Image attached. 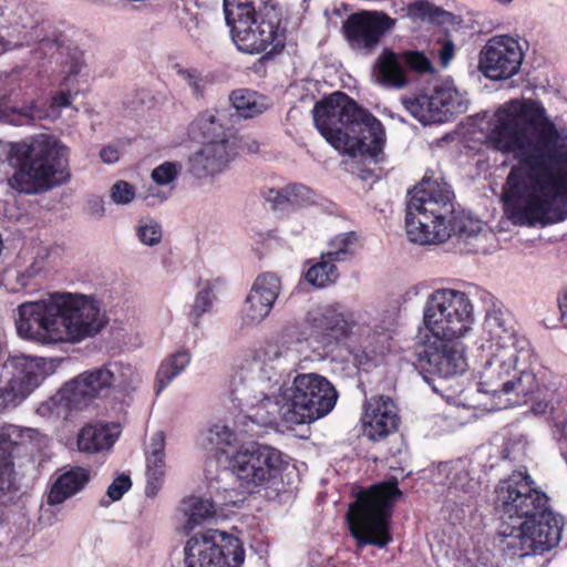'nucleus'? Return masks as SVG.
Here are the masks:
<instances>
[{
	"instance_id": "nucleus-1",
	"label": "nucleus",
	"mask_w": 567,
	"mask_h": 567,
	"mask_svg": "<svg viewBox=\"0 0 567 567\" xmlns=\"http://www.w3.org/2000/svg\"><path fill=\"white\" fill-rule=\"evenodd\" d=\"M486 143L502 154L514 153L528 171L530 188L516 168L507 177L504 205L515 224L567 218V131L558 130L542 102L515 99L499 106Z\"/></svg>"
},
{
	"instance_id": "nucleus-2",
	"label": "nucleus",
	"mask_w": 567,
	"mask_h": 567,
	"mask_svg": "<svg viewBox=\"0 0 567 567\" xmlns=\"http://www.w3.org/2000/svg\"><path fill=\"white\" fill-rule=\"evenodd\" d=\"M17 312L18 334L41 344L80 342L99 333L106 323L94 299L70 292L23 302Z\"/></svg>"
},
{
	"instance_id": "nucleus-3",
	"label": "nucleus",
	"mask_w": 567,
	"mask_h": 567,
	"mask_svg": "<svg viewBox=\"0 0 567 567\" xmlns=\"http://www.w3.org/2000/svg\"><path fill=\"white\" fill-rule=\"evenodd\" d=\"M27 44H37L35 60L48 59L66 71L85 68L84 53L72 47L66 33L44 20L32 0L0 1V54Z\"/></svg>"
},
{
	"instance_id": "nucleus-4",
	"label": "nucleus",
	"mask_w": 567,
	"mask_h": 567,
	"mask_svg": "<svg viewBox=\"0 0 567 567\" xmlns=\"http://www.w3.org/2000/svg\"><path fill=\"white\" fill-rule=\"evenodd\" d=\"M311 113L315 127L334 150L350 157L362 155L374 162L381 159L384 126L354 99L337 91L317 101Z\"/></svg>"
},
{
	"instance_id": "nucleus-5",
	"label": "nucleus",
	"mask_w": 567,
	"mask_h": 567,
	"mask_svg": "<svg viewBox=\"0 0 567 567\" xmlns=\"http://www.w3.org/2000/svg\"><path fill=\"white\" fill-rule=\"evenodd\" d=\"M401 496L395 477L358 492L347 512L349 532L358 548L369 545L384 548L392 542L393 507Z\"/></svg>"
},
{
	"instance_id": "nucleus-6",
	"label": "nucleus",
	"mask_w": 567,
	"mask_h": 567,
	"mask_svg": "<svg viewBox=\"0 0 567 567\" xmlns=\"http://www.w3.org/2000/svg\"><path fill=\"white\" fill-rule=\"evenodd\" d=\"M225 19L237 48L249 54L284 48L285 31L279 13L269 0H224Z\"/></svg>"
},
{
	"instance_id": "nucleus-7",
	"label": "nucleus",
	"mask_w": 567,
	"mask_h": 567,
	"mask_svg": "<svg viewBox=\"0 0 567 567\" xmlns=\"http://www.w3.org/2000/svg\"><path fill=\"white\" fill-rule=\"evenodd\" d=\"M68 148L49 136L32 143H16L10 148V159L17 171L9 179L10 186L20 193L35 194L64 182Z\"/></svg>"
},
{
	"instance_id": "nucleus-8",
	"label": "nucleus",
	"mask_w": 567,
	"mask_h": 567,
	"mask_svg": "<svg viewBox=\"0 0 567 567\" xmlns=\"http://www.w3.org/2000/svg\"><path fill=\"white\" fill-rule=\"evenodd\" d=\"M495 494V511L501 519L498 534L503 538L512 536L520 522L534 518L548 504L546 494L535 487L528 474L522 472H514L501 481Z\"/></svg>"
},
{
	"instance_id": "nucleus-9",
	"label": "nucleus",
	"mask_w": 567,
	"mask_h": 567,
	"mask_svg": "<svg viewBox=\"0 0 567 567\" xmlns=\"http://www.w3.org/2000/svg\"><path fill=\"white\" fill-rule=\"evenodd\" d=\"M286 401L285 423L300 425L327 415L336 405L337 391L318 373H298L281 392Z\"/></svg>"
},
{
	"instance_id": "nucleus-10",
	"label": "nucleus",
	"mask_w": 567,
	"mask_h": 567,
	"mask_svg": "<svg viewBox=\"0 0 567 567\" xmlns=\"http://www.w3.org/2000/svg\"><path fill=\"white\" fill-rule=\"evenodd\" d=\"M285 462L279 450L252 443L238 449L229 458V470L238 487L248 494L270 487L280 477Z\"/></svg>"
},
{
	"instance_id": "nucleus-11",
	"label": "nucleus",
	"mask_w": 567,
	"mask_h": 567,
	"mask_svg": "<svg viewBox=\"0 0 567 567\" xmlns=\"http://www.w3.org/2000/svg\"><path fill=\"white\" fill-rule=\"evenodd\" d=\"M455 213L454 199L445 194L439 199L409 197L405 214V230L409 239L420 245L440 244L449 239L445 228Z\"/></svg>"
},
{
	"instance_id": "nucleus-12",
	"label": "nucleus",
	"mask_w": 567,
	"mask_h": 567,
	"mask_svg": "<svg viewBox=\"0 0 567 567\" xmlns=\"http://www.w3.org/2000/svg\"><path fill=\"white\" fill-rule=\"evenodd\" d=\"M423 318L431 333L460 339L471 329L473 307L464 292L441 289L426 302Z\"/></svg>"
},
{
	"instance_id": "nucleus-13",
	"label": "nucleus",
	"mask_w": 567,
	"mask_h": 567,
	"mask_svg": "<svg viewBox=\"0 0 567 567\" xmlns=\"http://www.w3.org/2000/svg\"><path fill=\"white\" fill-rule=\"evenodd\" d=\"M245 557L241 539L219 529L196 533L185 546L186 567H241Z\"/></svg>"
},
{
	"instance_id": "nucleus-14",
	"label": "nucleus",
	"mask_w": 567,
	"mask_h": 567,
	"mask_svg": "<svg viewBox=\"0 0 567 567\" xmlns=\"http://www.w3.org/2000/svg\"><path fill=\"white\" fill-rule=\"evenodd\" d=\"M456 339L431 333L414 346L413 364L424 379L429 375L451 378L465 372L467 362L464 348Z\"/></svg>"
},
{
	"instance_id": "nucleus-15",
	"label": "nucleus",
	"mask_w": 567,
	"mask_h": 567,
	"mask_svg": "<svg viewBox=\"0 0 567 567\" xmlns=\"http://www.w3.org/2000/svg\"><path fill=\"white\" fill-rule=\"evenodd\" d=\"M513 535L504 538L507 549L514 555L547 551L558 545L561 526L549 509L548 504L535 514L534 518L520 522Z\"/></svg>"
},
{
	"instance_id": "nucleus-16",
	"label": "nucleus",
	"mask_w": 567,
	"mask_h": 567,
	"mask_svg": "<svg viewBox=\"0 0 567 567\" xmlns=\"http://www.w3.org/2000/svg\"><path fill=\"white\" fill-rule=\"evenodd\" d=\"M114 381V373L105 365L87 370L64 383L53 400L66 412L81 411L107 395Z\"/></svg>"
},
{
	"instance_id": "nucleus-17",
	"label": "nucleus",
	"mask_w": 567,
	"mask_h": 567,
	"mask_svg": "<svg viewBox=\"0 0 567 567\" xmlns=\"http://www.w3.org/2000/svg\"><path fill=\"white\" fill-rule=\"evenodd\" d=\"M401 101L411 115L423 123H444L463 111L461 96L449 82L434 85L431 94L421 92L403 96Z\"/></svg>"
},
{
	"instance_id": "nucleus-18",
	"label": "nucleus",
	"mask_w": 567,
	"mask_h": 567,
	"mask_svg": "<svg viewBox=\"0 0 567 567\" xmlns=\"http://www.w3.org/2000/svg\"><path fill=\"white\" fill-rule=\"evenodd\" d=\"M532 358L533 350L529 347L488 350V357L480 373L478 390L491 395L504 394L512 384L511 379L518 364H524Z\"/></svg>"
},
{
	"instance_id": "nucleus-19",
	"label": "nucleus",
	"mask_w": 567,
	"mask_h": 567,
	"mask_svg": "<svg viewBox=\"0 0 567 567\" xmlns=\"http://www.w3.org/2000/svg\"><path fill=\"white\" fill-rule=\"evenodd\" d=\"M528 42L511 33L491 37L478 52L477 71H519Z\"/></svg>"
},
{
	"instance_id": "nucleus-20",
	"label": "nucleus",
	"mask_w": 567,
	"mask_h": 567,
	"mask_svg": "<svg viewBox=\"0 0 567 567\" xmlns=\"http://www.w3.org/2000/svg\"><path fill=\"white\" fill-rule=\"evenodd\" d=\"M393 25L394 20L384 13L359 12L344 21L343 30L352 49L369 53Z\"/></svg>"
},
{
	"instance_id": "nucleus-21",
	"label": "nucleus",
	"mask_w": 567,
	"mask_h": 567,
	"mask_svg": "<svg viewBox=\"0 0 567 567\" xmlns=\"http://www.w3.org/2000/svg\"><path fill=\"white\" fill-rule=\"evenodd\" d=\"M16 372L0 377V400L4 405L16 404L27 398L44 379L42 364L35 359L21 357L12 362Z\"/></svg>"
},
{
	"instance_id": "nucleus-22",
	"label": "nucleus",
	"mask_w": 567,
	"mask_h": 567,
	"mask_svg": "<svg viewBox=\"0 0 567 567\" xmlns=\"http://www.w3.org/2000/svg\"><path fill=\"white\" fill-rule=\"evenodd\" d=\"M399 408L388 395H373L364 403L363 433L371 441H380L398 431Z\"/></svg>"
},
{
	"instance_id": "nucleus-23",
	"label": "nucleus",
	"mask_w": 567,
	"mask_h": 567,
	"mask_svg": "<svg viewBox=\"0 0 567 567\" xmlns=\"http://www.w3.org/2000/svg\"><path fill=\"white\" fill-rule=\"evenodd\" d=\"M235 143L228 138L203 142L188 159V171L196 178L223 172L236 156Z\"/></svg>"
},
{
	"instance_id": "nucleus-24",
	"label": "nucleus",
	"mask_w": 567,
	"mask_h": 567,
	"mask_svg": "<svg viewBox=\"0 0 567 567\" xmlns=\"http://www.w3.org/2000/svg\"><path fill=\"white\" fill-rule=\"evenodd\" d=\"M484 330L487 333V350H504V348H518L514 319L511 313L502 309H492L484 321Z\"/></svg>"
},
{
	"instance_id": "nucleus-25",
	"label": "nucleus",
	"mask_w": 567,
	"mask_h": 567,
	"mask_svg": "<svg viewBox=\"0 0 567 567\" xmlns=\"http://www.w3.org/2000/svg\"><path fill=\"white\" fill-rule=\"evenodd\" d=\"M90 471L82 466H72L65 471L52 484L48 494L49 505H60L68 498L81 492L90 482Z\"/></svg>"
},
{
	"instance_id": "nucleus-26",
	"label": "nucleus",
	"mask_w": 567,
	"mask_h": 567,
	"mask_svg": "<svg viewBox=\"0 0 567 567\" xmlns=\"http://www.w3.org/2000/svg\"><path fill=\"white\" fill-rule=\"evenodd\" d=\"M165 435L156 432L151 439V451L146 453V495L154 497L161 489L165 476Z\"/></svg>"
},
{
	"instance_id": "nucleus-27",
	"label": "nucleus",
	"mask_w": 567,
	"mask_h": 567,
	"mask_svg": "<svg viewBox=\"0 0 567 567\" xmlns=\"http://www.w3.org/2000/svg\"><path fill=\"white\" fill-rule=\"evenodd\" d=\"M310 322L316 331L330 341H339L348 337L351 331L350 322L334 306H327L315 311Z\"/></svg>"
},
{
	"instance_id": "nucleus-28",
	"label": "nucleus",
	"mask_w": 567,
	"mask_h": 567,
	"mask_svg": "<svg viewBox=\"0 0 567 567\" xmlns=\"http://www.w3.org/2000/svg\"><path fill=\"white\" fill-rule=\"evenodd\" d=\"M404 68L411 71H435L430 59L422 52L405 51L402 54H395L389 49L382 51L374 71H404Z\"/></svg>"
},
{
	"instance_id": "nucleus-29",
	"label": "nucleus",
	"mask_w": 567,
	"mask_h": 567,
	"mask_svg": "<svg viewBox=\"0 0 567 567\" xmlns=\"http://www.w3.org/2000/svg\"><path fill=\"white\" fill-rule=\"evenodd\" d=\"M116 441L110 425L102 422L87 423L79 432L76 444L82 453L96 454L110 450Z\"/></svg>"
},
{
	"instance_id": "nucleus-30",
	"label": "nucleus",
	"mask_w": 567,
	"mask_h": 567,
	"mask_svg": "<svg viewBox=\"0 0 567 567\" xmlns=\"http://www.w3.org/2000/svg\"><path fill=\"white\" fill-rule=\"evenodd\" d=\"M538 365L537 357L533 352V358L524 364H518L517 370L513 373L511 383L504 394L515 393L526 401L530 395L540 391V382L535 370Z\"/></svg>"
},
{
	"instance_id": "nucleus-31",
	"label": "nucleus",
	"mask_w": 567,
	"mask_h": 567,
	"mask_svg": "<svg viewBox=\"0 0 567 567\" xmlns=\"http://www.w3.org/2000/svg\"><path fill=\"white\" fill-rule=\"evenodd\" d=\"M329 250L326 257L334 262H344L352 260L358 251L363 247L362 237L358 231L351 230L340 233L328 241Z\"/></svg>"
},
{
	"instance_id": "nucleus-32",
	"label": "nucleus",
	"mask_w": 567,
	"mask_h": 567,
	"mask_svg": "<svg viewBox=\"0 0 567 567\" xmlns=\"http://www.w3.org/2000/svg\"><path fill=\"white\" fill-rule=\"evenodd\" d=\"M0 101L6 107L19 102L33 104L34 99L29 92L28 80L22 79L21 73H1Z\"/></svg>"
},
{
	"instance_id": "nucleus-33",
	"label": "nucleus",
	"mask_w": 567,
	"mask_h": 567,
	"mask_svg": "<svg viewBox=\"0 0 567 567\" xmlns=\"http://www.w3.org/2000/svg\"><path fill=\"white\" fill-rule=\"evenodd\" d=\"M307 262L311 265L305 272V280L315 288H326L338 280V267L332 259L326 257V252L321 254L319 260Z\"/></svg>"
},
{
	"instance_id": "nucleus-34",
	"label": "nucleus",
	"mask_w": 567,
	"mask_h": 567,
	"mask_svg": "<svg viewBox=\"0 0 567 567\" xmlns=\"http://www.w3.org/2000/svg\"><path fill=\"white\" fill-rule=\"evenodd\" d=\"M445 194L450 199H454V193L451 186L444 181L440 173L434 171H426L421 182L409 192V197H419L420 199H426L427 197L439 199V195Z\"/></svg>"
},
{
	"instance_id": "nucleus-35",
	"label": "nucleus",
	"mask_w": 567,
	"mask_h": 567,
	"mask_svg": "<svg viewBox=\"0 0 567 567\" xmlns=\"http://www.w3.org/2000/svg\"><path fill=\"white\" fill-rule=\"evenodd\" d=\"M190 134L203 142L225 138L224 126L210 111L200 113L190 124Z\"/></svg>"
},
{
	"instance_id": "nucleus-36",
	"label": "nucleus",
	"mask_w": 567,
	"mask_h": 567,
	"mask_svg": "<svg viewBox=\"0 0 567 567\" xmlns=\"http://www.w3.org/2000/svg\"><path fill=\"white\" fill-rule=\"evenodd\" d=\"M187 351H178L162 362L157 373V393L163 391L189 363Z\"/></svg>"
},
{
	"instance_id": "nucleus-37",
	"label": "nucleus",
	"mask_w": 567,
	"mask_h": 567,
	"mask_svg": "<svg viewBox=\"0 0 567 567\" xmlns=\"http://www.w3.org/2000/svg\"><path fill=\"white\" fill-rule=\"evenodd\" d=\"M285 410L286 401L279 405L278 402L266 396L254 408V413L249 415V419L261 426L272 427L278 425L279 419L285 422Z\"/></svg>"
},
{
	"instance_id": "nucleus-38",
	"label": "nucleus",
	"mask_w": 567,
	"mask_h": 567,
	"mask_svg": "<svg viewBox=\"0 0 567 567\" xmlns=\"http://www.w3.org/2000/svg\"><path fill=\"white\" fill-rule=\"evenodd\" d=\"M184 505L185 513L188 516L187 524L190 528L200 525L216 515V506L208 498L190 496L184 499Z\"/></svg>"
},
{
	"instance_id": "nucleus-39",
	"label": "nucleus",
	"mask_w": 567,
	"mask_h": 567,
	"mask_svg": "<svg viewBox=\"0 0 567 567\" xmlns=\"http://www.w3.org/2000/svg\"><path fill=\"white\" fill-rule=\"evenodd\" d=\"M229 99L238 115L241 117L250 118L264 111V105L258 102L256 92L245 89L235 90L231 92Z\"/></svg>"
},
{
	"instance_id": "nucleus-40",
	"label": "nucleus",
	"mask_w": 567,
	"mask_h": 567,
	"mask_svg": "<svg viewBox=\"0 0 567 567\" xmlns=\"http://www.w3.org/2000/svg\"><path fill=\"white\" fill-rule=\"evenodd\" d=\"M482 227L483 226L480 220L473 219L456 210L445 226V228H447L446 231L449 233V239L452 236L467 239L472 236L478 235L482 231Z\"/></svg>"
},
{
	"instance_id": "nucleus-41",
	"label": "nucleus",
	"mask_w": 567,
	"mask_h": 567,
	"mask_svg": "<svg viewBox=\"0 0 567 567\" xmlns=\"http://www.w3.org/2000/svg\"><path fill=\"white\" fill-rule=\"evenodd\" d=\"M372 81L386 90H401L409 86L415 79L411 75L424 73H371Z\"/></svg>"
},
{
	"instance_id": "nucleus-42",
	"label": "nucleus",
	"mask_w": 567,
	"mask_h": 567,
	"mask_svg": "<svg viewBox=\"0 0 567 567\" xmlns=\"http://www.w3.org/2000/svg\"><path fill=\"white\" fill-rule=\"evenodd\" d=\"M446 12L427 1H415L408 7V16L421 21H440Z\"/></svg>"
},
{
	"instance_id": "nucleus-43",
	"label": "nucleus",
	"mask_w": 567,
	"mask_h": 567,
	"mask_svg": "<svg viewBox=\"0 0 567 567\" xmlns=\"http://www.w3.org/2000/svg\"><path fill=\"white\" fill-rule=\"evenodd\" d=\"M280 288L281 282L277 275L274 272H264L256 278L250 290H256L257 292H260L276 301L279 296Z\"/></svg>"
},
{
	"instance_id": "nucleus-44",
	"label": "nucleus",
	"mask_w": 567,
	"mask_h": 567,
	"mask_svg": "<svg viewBox=\"0 0 567 567\" xmlns=\"http://www.w3.org/2000/svg\"><path fill=\"white\" fill-rule=\"evenodd\" d=\"M244 312L249 322H260L270 313V310L269 307L267 308L264 301L258 298V292L250 290L245 301Z\"/></svg>"
},
{
	"instance_id": "nucleus-45",
	"label": "nucleus",
	"mask_w": 567,
	"mask_h": 567,
	"mask_svg": "<svg viewBox=\"0 0 567 567\" xmlns=\"http://www.w3.org/2000/svg\"><path fill=\"white\" fill-rule=\"evenodd\" d=\"M476 483L470 476L467 471H460L455 473L452 481L449 485V494L453 496H458L460 493H463L467 497H472L474 493Z\"/></svg>"
},
{
	"instance_id": "nucleus-46",
	"label": "nucleus",
	"mask_w": 567,
	"mask_h": 567,
	"mask_svg": "<svg viewBox=\"0 0 567 567\" xmlns=\"http://www.w3.org/2000/svg\"><path fill=\"white\" fill-rule=\"evenodd\" d=\"M137 236L145 245H157L162 239V227L153 219L141 220L137 227Z\"/></svg>"
},
{
	"instance_id": "nucleus-47",
	"label": "nucleus",
	"mask_w": 567,
	"mask_h": 567,
	"mask_svg": "<svg viewBox=\"0 0 567 567\" xmlns=\"http://www.w3.org/2000/svg\"><path fill=\"white\" fill-rule=\"evenodd\" d=\"M213 306L210 289L200 290L195 298L194 305L189 312V320L194 326H198L200 317L210 310Z\"/></svg>"
},
{
	"instance_id": "nucleus-48",
	"label": "nucleus",
	"mask_w": 567,
	"mask_h": 567,
	"mask_svg": "<svg viewBox=\"0 0 567 567\" xmlns=\"http://www.w3.org/2000/svg\"><path fill=\"white\" fill-rule=\"evenodd\" d=\"M181 169V165L175 162H164L152 172V179L157 185H166L174 182Z\"/></svg>"
},
{
	"instance_id": "nucleus-49",
	"label": "nucleus",
	"mask_w": 567,
	"mask_h": 567,
	"mask_svg": "<svg viewBox=\"0 0 567 567\" xmlns=\"http://www.w3.org/2000/svg\"><path fill=\"white\" fill-rule=\"evenodd\" d=\"M288 196L290 207H302L313 203L312 190L302 184H289Z\"/></svg>"
},
{
	"instance_id": "nucleus-50",
	"label": "nucleus",
	"mask_w": 567,
	"mask_h": 567,
	"mask_svg": "<svg viewBox=\"0 0 567 567\" xmlns=\"http://www.w3.org/2000/svg\"><path fill=\"white\" fill-rule=\"evenodd\" d=\"M262 197L271 204V208L276 209H286L290 207L289 196H288V185L281 189L276 188H266L261 190Z\"/></svg>"
},
{
	"instance_id": "nucleus-51",
	"label": "nucleus",
	"mask_w": 567,
	"mask_h": 567,
	"mask_svg": "<svg viewBox=\"0 0 567 567\" xmlns=\"http://www.w3.org/2000/svg\"><path fill=\"white\" fill-rule=\"evenodd\" d=\"M134 196V187L125 181H118L112 186L111 197L116 204H128Z\"/></svg>"
},
{
	"instance_id": "nucleus-52",
	"label": "nucleus",
	"mask_w": 567,
	"mask_h": 567,
	"mask_svg": "<svg viewBox=\"0 0 567 567\" xmlns=\"http://www.w3.org/2000/svg\"><path fill=\"white\" fill-rule=\"evenodd\" d=\"M132 481L128 475L121 474L114 478V481L109 485L106 494L111 498V501L116 502L120 501L123 495L131 488Z\"/></svg>"
},
{
	"instance_id": "nucleus-53",
	"label": "nucleus",
	"mask_w": 567,
	"mask_h": 567,
	"mask_svg": "<svg viewBox=\"0 0 567 567\" xmlns=\"http://www.w3.org/2000/svg\"><path fill=\"white\" fill-rule=\"evenodd\" d=\"M16 443L6 433H0V473L12 466V452Z\"/></svg>"
},
{
	"instance_id": "nucleus-54",
	"label": "nucleus",
	"mask_w": 567,
	"mask_h": 567,
	"mask_svg": "<svg viewBox=\"0 0 567 567\" xmlns=\"http://www.w3.org/2000/svg\"><path fill=\"white\" fill-rule=\"evenodd\" d=\"M439 44L440 49L437 51V58L440 66L447 69L455 56V44L450 39L440 40Z\"/></svg>"
},
{
	"instance_id": "nucleus-55",
	"label": "nucleus",
	"mask_w": 567,
	"mask_h": 567,
	"mask_svg": "<svg viewBox=\"0 0 567 567\" xmlns=\"http://www.w3.org/2000/svg\"><path fill=\"white\" fill-rule=\"evenodd\" d=\"M210 435L216 434L217 440L215 441L213 436L209 437L210 442H215L216 444H230L231 440L234 439V433L226 426H219L215 425L213 429H210Z\"/></svg>"
},
{
	"instance_id": "nucleus-56",
	"label": "nucleus",
	"mask_w": 567,
	"mask_h": 567,
	"mask_svg": "<svg viewBox=\"0 0 567 567\" xmlns=\"http://www.w3.org/2000/svg\"><path fill=\"white\" fill-rule=\"evenodd\" d=\"M73 99V93L70 90H60L51 97V107L62 109L68 107Z\"/></svg>"
},
{
	"instance_id": "nucleus-57",
	"label": "nucleus",
	"mask_w": 567,
	"mask_h": 567,
	"mask_svg": "<svg viewBox=\"0 0 567 567\" xmlns=\"http://www.w3.org/2000/svg\"><path fill=\"white\" fill-rule=\"evenodd\" d=\"M182 74L185 75V79H186L188 85L193 87L194 93L196 95H203L204 86L200 85V79H199L200 73L187 72V73H182Z\"/></svg>"
},
{
	"instance_id": "nucleus-58",
	"label": "nucleus",
	"mask_w": 567,
	"mask_h": 567,
	"mask_svg": "<svg viewBox=\"0 0 567 567\" xmlns=\"http://www.w3.org/2000/svg\"><path fill=\"white\" fill-rule=\"evenodd\" d=\"M101 159L106 164H113L118 161V151L113 146H104L100 152Z\"/></svg>"
},
{
	"instance_id": "nucleus-59",
	"label": "nucleus",
	"mask_w": 567,
	"mask_h": 567,
	"mask_svg": "<svg viewBox=\"0 0 567 567\" xmlns=\"http://www.w3.org/2000/svg\"><path fill=\"white\" fill-rule=\"evenodd\" d=\"M558 307L560 310V321L567 327V289L558 297Z\"/></svg>"
},
{
	"instance_id": "nucleus-60",
	"label": "nucleus",
	"mask_w": 567,
	"mask_h": 567,
	"mask_svg": "<svg viewBox=\"0 0 567 567\" xmlns=\"http://www.w3.org/2000/svg\"><path fill=\"white\" fill-rule=\"evenodd\" d=\"M485 78L493 81H508L517 73H483Z\"/></svg>"
},
{
	"instance_id": "nucleus-61",
	"label": "nucleus",
	"mask_w": 567,
	"mask_h": 567,
	"mask_svg": "<svg viewBox=\"0 0 567 567\" xmlns=\"http://www.w3.org/2000/svg\"><path fill=\"white\" fill-rule=\"evenodd\" d=\"M270 353L274 355V358H279L281 355L280 350L276 344H268L267 349L264 350V355Z\"/></svg>"
},
{
	"instance_id": "nucleus-62",
	"label": "nucleus",
	"mask_w": 567,
	"mask_h": 567,
	"mask_svg": "<svg viewBox=\"0 0 567 567\" xmlns=\"http://www.w3.org/2000/svg\"><path fill=\"white\" fill-rule=\"evenodd\" d=\"M78 75H79L78 72L68 73V75L64 78L63 85L68 86L70 84H73L76 81Z\"/></svg>"
},
{
	"instance_id": "nucleus-63",
	"label": "nucleus",
	"mask_w": 567,
	"mask_h": 567,
	"mask_svg": "<svg viewBox=\"0 0 567 567\" xmlns=\"http://www.w3.org/2000/svg\"><path fill=\"white\" fill-rule=\"evenodd\" d=\"M258 298H260L264 303L267 306V308L269 307V310L271 311L274 305H275V300H271L270 298L266 297L265 295L258 292Z\"/></svg>"
},
{
	"instance_id": "nucleus-64",
	"label": "nucleus",
	"mask_w": 567,
	"mask_h": 567,
	"mask_svg": "<svg viewBox=\"0 0 567 567\" xmlns=\"http://www.w3.org/2000/svg\"><path fill=\"white\" fill-rule=\"evenodd\" d=\"M497 2L499 3H503V4H508L511 3L513 0H496Z\"/></svg>"
}]
</instances>
